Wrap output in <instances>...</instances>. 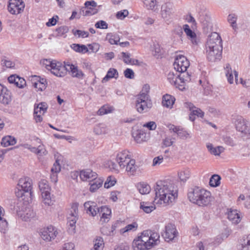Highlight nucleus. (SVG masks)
<instances>
[{"mask_svg": "<svg viewBox=\"0 0 250 250\" xmlns=\"http://www.w3.org/2000/svg\"><path fill=\"white\" fill-rule=\"evenodd\" d=\"M160 242L158 232L147 229L143 231L134 239L132 247L134 250H150L158 246Z\"/></svg>", "mask_w": 250, "mask_h": 250, "instance_id": "obj_1", "label": "nucleus"}, {"mask_svg": "<svg viewBox=\"0 0 250 250\" xmlns=\"http://www.w3.org/2000/svg\"><path fill=\"white\" fill-rule=\"evenodd\" d=\"M222 40L220 35L216 33H211L208 37L206 44V54L210 61L220 59L222 55Z\"/></svg>", "mask_w": 250, "mask_h": 250, "instance_id": "obj_2", "label": "nucleus"}, {"mask_svg": "<svg viewBox=\"0 0 250 250\" xmlns=\"http://www.w3.org/2000/svg\"><path fill=\"white\" fill-rule=\"evenodd\" d=\"M153 203L158 207H167L175 202L178 197L177 188H154Z\"/></svg>", "mask_w": 250, "mask_h": 250, "instance_id": "obj_3", "label": "nucleus"}, {"mask_svg": "<svg viewBox=\"0 0 250 250\" xmlns=\"http://www.w3.org/2000/svg\"><path fill=\"white\" fill-rule=\"evenodd\" d=\"M189 200L200 206H207L211 201V193L205 188H189L188 193Z\"/></svg>", "mask_w": 250, "mask_h": 250, "instance_id": "obj_4", "label": "nucleus"}, {"mask_svg": "<svg viewBox=\"0 0 250 250\" xmlns=\"http://www.w3.org/2000/svg\"><path fill=\"white\" fill-rule=\"evenodd\" d=\"M40 63L42 67L56 77H63L66 75L65 62L62 64L56 60L43 59L40 61Z\"/></svg>", "mask_w": 250, "mask_h": 250, "instance_id": "obj_5", "label": "nucleus"}, {"mask_svg": "<svg viewBox=\"0 0 250 250\" xmlns=\"http://www.w3.org/2000/svg\"><path fill=\"white\" fill-rule=\"evenodd\" d=\"M167 79L171 84L181 90L185 89L186 83L191 80L190 76L187 73L179 74L174 72H170Z\"/></svg>", "mask_w": 250, "mask_h": 250, "instance_id": "obj_6", "label": "nucleus"}, {"mask_svg": "<svg viewBox=\"0 0 250 250\" xmlns=\"http://www.w3.org/2000/svg\"><path fill=\"white\" fill-rule=\"evenodd\" d=\"M58 234L57 229L52 225L44 227L40 231L41 237L46 242H51L54 240Z\"/></svg>", "mask_w": 250, "mask_h": 250, "instance_id": "obj_7", "label": "nucleus"}, {"mask_svg": "<svg viewBox=\"0 0 250 250\" xmlns=\"http://www.w3.org/2000/svg\"><path fill=\"white\" fill-rule=\"evenodd\" d=\"M152 106V103L150 98L136 96L135 107L139 113H143L147 112Z\"/></svg>", "mask_w": 250, "mask_h": 250, "instance_id": "obj_8", "label": "nucleus"}, {"mask_svg": "<svg viewBox=\"0 0 250 250\" xmlns=\"http://www.w3.org/2000/svg\"><path fill=\"white\" fill-rule=\"evenodd\" d=\"M189 64V62L186 56L178 55L175 57L173 66L175 70L183 74L187 71Z\"/></svg>", "mask_w": 250, "mask_h": 250, "instance_id": "obj_9", "label": "nucleus"}, {"mask_svg": "<svg viewBox=\"0 0 250 250\" xmlns=\"http://www.w3.org/2000/svg\"><path fill=\"white\" fill-rule=\"evenodd\" d=\"M55 157L56 161L51 168V172H52L51 178L55 182H56L57 181V176L56 174L60 172L61 165H63L66 162V160L59 153H56Z\"/></svg>", "mask_w": 250, "mask_h": 250, "instance_id": "obj_10", "label": "nucleus"}, {"mask_svg": "<svg viewBox=\"0 0 250 250\" xmlns=\"http://www.w3.org/2000/svg\"><path fill=\"white\" fill-rule=\"evenodd\" d=\"M183 29L187 38L190 41L193 45H196L199 42V39L197 37L195 30L196 27H190L189 24H186L183 26Z\"/></svg>", "mask_w": 250, "mask_h": 250, "instance_id": "obj_11", "label": "nucleus"}, {"mask_svg": "<svg viewBox=\"0 0 250 250\" xmlns=\"http://www.w3.org/2000/svg\"><path fill=\"white\" fill-rule=\"evenodd\" d=\"M235 125L236 129L243 133V136L246 138H250V124L247 123L243 119L239 118L236 120Z\"/></svg>", "mask_w": 250, "mask_h": 250, "instance_id": "obj_12", "label": "nucleus"}, {"mask_svg": "<svg viewBox=\"0 0 250 250\" xmlns=\"http://www.w3.org/2000/svg\"><path fill=\"white\" fill-rule=\"evenodd\" d=\"M47 108V104L45 103L34 105V119L36 123H40L42 121V116L46 112Z\"/></svg>", "mask_w": 250, "mask_h": 250, "instance_id": "obj_13", "label": "nucleus"}, {"mask_svg": "<svg viewBox=\"0 0 250 250\" xmlns=\"http://www.w3.org/2000/svg\"><path fill=\"white\" fill-rule=\"evenodd\" d=\"M31 82L33 86L37 92L44 90L47 85L46 80L40 76L34 75L31 77Z\"/></svg>", "mask_w": 250, "mask_h": 250, "instance_id": "obj_14", "label": "nucleus"}, {"mask_svg": "<svg viewBox=\"0 0 250 250\" xmlns=\"http://www.w3.org/2000/svg\"><path fill=\"white\" fill-rule=\"evenodd\" d=\"M132 158L129 152L126 150H122L119 152L116 157L117 162L121 168H124L126 164L131 160Z\"/></svg>", "mask_w": 250, "mask_h": 250, "instance_id": "obj_15", "label": "nucleus"}, {"mask_svg": "<svg viewBox=\"0 0 250 250\" xmlns=\"http://www.w3.org/2000/svg\"><path fill=\"white\" fill-rule=\"evenodd\" d=\"M226 76L227 78L228 81L230 84H232L234 82L233 76L235 77V81L236 84L241 83L243 85H246V82L243 81L242 79H240V81L239 82L238 80V72L235 70H233L229 65H227L225 68Z\"/></svg>", "mask_w": 250, "mask_h": 250, "instance_id": "obj_16", "label": "nucleus"}, {"mask_svg": "<svg viewBox=\"0 0 250 250\" xmlns=\"http://www.w3.org/2000/svg\"><path fill=\"white\" fill-rule=\"evenodd\" d=\"M18 216L22 220L27 221L34 215V213L31 206L28 204L25 207H22L21 210L18 212Z\"/></svg>", "mask_w": 250, "mask_h": 250, "instance_id": "obj_17", "label": "nucleus"}, {"mask_svg": "<svg viewBox=\"0 0 250 250\" xmlns=\"http://www.w3.org/2000/svg\"><path fill=\"white\" fill-rule=\"evenodd\" d=\"M178 232L174 225L167 224L165 227L164 237L166 241L169 242L174 239L177 235Z\"/></svg>", "mask_w": 250, "mask_h": 250, "instance_id": "obj_18", "label": "nucleus"}, {"mask_svg": "<svg viewBox=\"0 0 250 250\" xmlns=\"http://www.w3.org/2000/svg\"><path fill=\"white\" fill-rule=\"evenodd\" d=\"M80 179L83 182H88L97 177V173L90 168L81 170L79 172Z\"/></svg>", "mask_w": 250, "mask_h": 250, "instance_id": "obj_19", "label": "nucleus"}, {"mask_svg": "<svg viewBox=\"0 0 250 250\" xmlns=\"http://www.w3.org/2000/svg\"><path fill=\"white\" fill-rule=\"evenodd\" d=\"M65 68L66 72H70L73 77L81 78L83 76V73L78 68L77 65L69 62H65Z\"/></svg>", "mask_w": 250, "mask_h": 250, "instance_id": "obj_20", "label": "nucleus"}, {"mask_svg": "<svg viewBox=\"0 0 250 250\" xmlns=\"http://www.w3.org/2000/svg\"><path fill=\"white\" fill-rule=\"evenodd\" d=\"M186 105L191 111L189 119L192 121H193L195 120L194 116H196L199 117H203L204 116L203 112L200 109L194 106L192 103H186Z\"/></svg>", "mask_w": 250, "mask_h": 250, "instance_id": "obj_21", "label": "nucleus"}, {"mask_svg": "<svg viewBox=\"0 0 250 250\" xmlns=\"http://www.w3.org/2000/svg\"><path fill=\"white\" fill-rule=\"evenodd\" d=\"M85 11L83 13L85 16L94 15L98 12L96 8L97 4L94 0L87 1L84 3Z\"/></svg>", "mask_w": 250, "mask_h": 250, "instance_id": "obj_22", "label": "nucleus"}, {"mask_svg": "<svg viewBox=\"0 0 250 250\" xmlns=\"http://www.w3.org/2000/svg\"><path fill=\"white\" fill-rule=\"evenodd\" d=\"M133 137L137 143H142L147 141L149 138V134L142 129H138L133 133Z\"/></svg>", "mask_w": 250, "mask_h": 250, "instance_id": "obj_23", "label": "nucleus"}, {"mask_svg": "<svg viewBox=\"0 0 250 250\" xmlns=\"http://www.w3.org/2000/svg\"><path fill=\"white\" fill-rule=\"evenodd\" d=\"M84 207L86 213L93 217L95 216L99 211L96 204L94 202H86L84 204Z\"/></svg>", "mask_w": 250, "mask_h": 250, "instance_id": "obj_24", "label": "nucleus"}, {"mask_svg": "<svg viewBox=\"0 0 250 250\" xmlns=\"http://www.w3.org/2000/svg\"><path fill=\"white\" fill-rule=\"evenodd\" d=\"M0 103L3 104H8L11 101V92L4 86L0 92Z\"/></svg>", "mask_w": 250, "mask_h": 250, "instance_id": "obj_25", "label": "nucleus"}, {"mask_svg": "<svg viewBox=\"0 0 250 250\" xmlns=\"http://www.w3.org/2000/svg\"><path fill=\"white\" fill-rule=\"evenodd\" d=\"M142 1L146 9L153 12L158 10L159 3L157 0H142Z\"/></svg>", "mask_w": 250, "mask_h": 250, "instance_id": "obj_26", "label": "nucleus"}, {"mask_svg": "<svg viewBox=\"0 0 250 250\" xmlns=\"http://www.w3.org/2000/svg\"><path fill=\"white\" fill-rule=\"evenodd\" d=\"M26 87L27 83L25 79L17 76V87L22 89V90L20 91H17V93L21 97L23 96L26 92V90L25 89V88H26Z\"/></svg>", "mask_w": 250, "mask_h": 250, "instance_id": "obj_27", "label": "nucleus"}, {"mask_svg": "<svg viewBox=\"0 0 250 250\" xmlns=\"http://www.w3.org/2000/svg\"><path fill=\"white\" fill-rule=\"evenodd\" d=\"M175 98L169 94H166L163 97V105L167 108H171L175 103Z\"/></svg>", "mask_w": 250, "mask_h": 250, "instance_id": "obj_28", "label": "nucleus"}, {"mask_svg": "<svg viewBox=\"0 0 250 250\" xmlns=\"http://www.w3.org/2000/svg\"><path fill=\"white\" fill-rule=\"evenodd\" d=\"M125 170L128 175H134L136 172L137 166L135 164V161L132 159L128 162L125 167Z\"/></svg>", "mask_w": 250, "mask_h": 250, "instance_id": "obj_29", "label": "nucleus"}, {"mask_svg": "<svg viewBox=\"0 0 250 250\" xmlns=\"http://www.w3.org/2000/svg\"><path fill=\"white\" fill-rule=\"evenodd\" d=\"M78 206L79 204L77 203H73L71 205L70 212L67 216V220H78Z\"/></svg>", "mask_w": 250, "mask_h": 250, "instance_id": "obj_30", "label": "nucleus"}, {"mask_svg": "<svg viewBox=\"0 0 250 250\" xmlns=\"http://www.w3.org/2000/svg\"><path fill=\"white\" fill-rule=\"evenodd\" d=\"M190 176V171L188 168H184L179 170L177 173L179 180L185 183Z\"/></svg>", "mask_w": 250, "mask_h": 250, "instance_id": "obj_31", "label": "nucleus"}, {"mask_svg": "<svg viewBox=\"0 0 250 250\" xmlns=\"http://www.w3.org/2000/svg\"><path fill=\"white\" fill-rule=\"evenodd\" d=\"M93 131L97 135H104L108 132V129L105 125L99 124L95 126Z\"/></svg>", "mask_w": 250, "mask_h": 250, "instance_id": "obj_32", "label": "nucleus"}, {"mask_svg": "<svg viewBox=\"0 0 250 250\" xmlns=\"http://www.w3.org/2000/svg\"><path fill=\"white\" fill-rule=\"evenodd\" d=\"M101 220L105 222L110 219L111 215V210L107 206H103L101 208Z\"/></svg>", "mask_w": 250, "mask_h": 250, "instance_id": "obj_33", "label": "nucleus"}, {"mask_svg": "<svg viewBox=\"0 0 250 250\" xmlns=\"http://www.w3.org/2000/svg\"><path fill=\"white\" fill-rule=\"evenodd\" d=\"M104 243L103 238L101 236H97L93 240V247L91 250H103Z\"/></svg>", "mask_w": 250, "mask_h": 250, "instance_id": "obj_34", "label": "nucleus"}, {"mask_svg": "<svg viewBox=\"0 0 250 250\" xmlns=\"http://www.w3.org/2000/svg\"><path fill=\"white\" fill-rule=\"evenodd\" d=\"M46 188H41L42 197L43 203L47 206H50L53 204V201L50 197V192L45 190Z\"/></svg>", "mask_w": 250, "mask_h": 250, "instance_id": "obj_35", "label": "nucleus"}, {"mask_svg": "<svg viewBox=\"0 0 250 250\" xmlns=\"http://www.w3.org/2000/svg\"><path fill=\"white\" fill-rule=\"evenodd\" d=\"M228 217L233 223L238 224L241 220L240 215L237 210L230 209L228 212Z\"/></svg>", "mask_w": 250, "mask_h": 250, "instance_id": "obj_36", "label": "nucleus"}, {"mask_svg": "<svg viewBox=\"0 0 250 250\" xmlns=\"http://www.w3.org/2000/svg\"><path fill=\"white\" fill-rule=\"evenodd\" d=\"M16 144V139L11 136L3 137L1 141L0 144L3 147H7Z\"/></svg>", "mask_w": 250, "mask_h": 250, "instance_id": "obj_37", "label": "nucleus"}, {"mask_svg": "<svg viewBox=\"0 0 250 250\" xmlns=\"http://www.w3.org/2000/svg\"><path fill=\"white\" fill-rule=\"evenodd\" d=\"M160 14L162 17L166 19L169 17L171 14V7L169 4H164L162 5Z\"/></svg>", "mask_w": 250, "mask_h": 250, "instance_id": "obj_38", "label": "nucleus"}, {"mask_svg": "<svg viewBox=\"0 0 250 250\" xmlns=\"http://www.w3.org/2000/svg\"><path fill=\"white\" fill-rule=\"evenodd\" d=\"M118 77L117 70L113 68H110L107 71L105 76L103 79L102 82L105 83L112 78H117Z\"/></svg>", "mask_w": 250, "mask_h": 250, "instance_id": "obj_39", "label": "nucleus"}, {"mask_svg": "<svg viewBox=\"0 0 250 250\" xmlns=\"http://www.w3.org/2000/svg\"><path fill=\"white\" fill-rule=\"evenodd\" d=\"M114 111L112 106L105 104L102 106L97 112V114L99 116H102L105 114L110 113Z\"/></svg>", "mask_w": 250, "mask_h": 250, "instance_id": "obj_40", "label": "nucleus"}, {"mask_svg": "<svg viewBox=\"0 0 250 250\" xmlns=\"http://www.w3.org/2000/svg\"><path fill=\"white\" fill-rule=\"evenodd\" d=\"M209 152L211 154L215 156L219 155L223 151V148L221 146L213 147L211 144L208 143L207 145Z\"/></svg>", "mask_w": 250, "mask_h": 250, "instance_id": "obj_41", "label": "nucleus"}, {"mask_svg": "<svg viewBox=\"0 0 250 250\" xmlns=\"http://www.w3.org/2000/svg\"><path fill=\"white\" fill-rule=\"evenodd\" d=\"M117 183V179L114 176L110 175L107 177L104 183V188H111L116 185Z\"/></svg>", "mask_w": 250, "mask_h": 250, "instance_id": "obj_42", "label": "nucleus"}, {"mask_svg": "<svg viewBox=\"0 0 250 250\" xmlns=\"http://www.w3.org/2000/svg\"><path fill=\"white\" fill-rule=\"evenodd\" d=\"M155 205L154 204L153 205H151L147 202H142L140 203V208L145 212L149 213L155 209Z\"/></svg>", "mask_w": 250, "mask_h": 250, "instance_id": "obj_43", "label": "nucleus"}, {"mask_svg": "<svg viewBox=\"0 0 250 250\" xmlns=\"http://www.w3.org/2000/svg\"><path fill=\"white\" fill-rule=\"evenodd\" d=\"M72 48L75 51L80 53L85 54L88 52V47L83 44H73Z\"/></svg>", "mask_w": 250, "mask_h": 250, "instance_id": "obj_44", "label": "nucleus"}, {"mask_svg": "<svg viewBox=\"0 0 250 250\" xmlns=\"http://www.w3.org/2000/svg\"><path fill=\"white\" fill-rule=\"evenodd\" d=\"M221 177L219 175H213L209 180L210 186L213 188L219 187L221 184Z\"/></svg>", "mask_w": 250, "mask_h": 250, "instance_id": "obj_45", "label": "nucleus"}, {"mask_svg": "<svg viewBox=\"0 0 250 250\" xmlns=\"http://www.w3.org/2000/svg\"><path fill=\"white\" fill-rule=\"evenodd\" d=\"M92 181L90 183V185L92 188H101L104 183V179L101 177H96L93 178Z\"/></svg>", "mask_w": 250, "mask_h": 250, "instance_id": "obj_46", "label": "nucleus"}, {"mask_svg": "<svg viewBox=\"0 0 250 250\" xmlns=\"http://www.w3.org/2000/svg\"><path fill=\"white\" fill-rule=\"evenodd\" d=\"M123 60L125 63L132 64V65H138L139 64V61L137 60H132L130 58L129 54L123 52L122 53Z\"/></svg>", "mask_w": 250, "mask_h": 250, "instance_id": "obj_47", "label": "nucleus"}, {"mask_svg": "<svg viewBox=\"0 0 250 250\" xmlns=\"http://www.w3.org/2000/svg\"><path fill=\"white\" fill-rule=\"evenodd\" d=\"M138 228V224L136 222H133L131 224L127 225L125 227L120 229V232L121 233H124L126 232L131 231H135Z\"/></svg>", "mask_w": 250, "mask_h": 250, "instance_id": "obj_48", "label": "nucleus"}, {"mask_svg": "<svg viewBox=\"0 0 250 250\" xmlns=\"http://www.w3.org/2000/svg\"><path fill=\"white\" fill-rule=\"evenodd\" d=\"M32 181L27 177L21 178L19 180L18 186L21 188H30L32 186Z\"/></svg>", "mask_w": 250, "mask_h": 250, "instance_id": "obj_49", "label": "nucleus"}, {"mask_svg": "<svg viewBox=\"0 0 250 250\" xmlns=\"http://www.w3.org/2000/svg\"><path fill=\"white\" fill-rule=\"evenodd\" d=\"M150 90V86L148 84H144L142 87V89L139 94L137 96L139 97H142L144 98H150L149 95V92Z\"/></svg>", "mask_w": 250, "mask_h": 250, "instance_id": "obj_50", "label": "nucleus"}, {"mask_svg": "<svg viewBox=\"0 0 250 250\" xmlns=\"http://www.w3.org/2000/svg\"><path fill=\"white\" fill-rule=\"evenodd\" d=\"M228 21L234 30L237 28L236 21L237 16L233 14H229L228 18Z\"/></svg>", "mask_w": 250, "mask_h": 250, "instance_id": "obj_51", "label": "nucleus"}, {"mask_svg": "<svg viewBox=\"0 0 250 250\" xmlns=\"http://www.w3.org/2000/svg\"><path fill=\"white\" fill-rule=\"evenodd\" d=\"M88 52V53H96L97 52L100 47V45L99 43L93 42L87 45Z\"/></svg>", "mask_w": 250, "mask_h": 250, "instance_id": "obj_52", "label": "nucleus"}, {"mask_svg": "<svg viewBox=\"0 0 250 250\" xmlns=\"http://www.w3.org/2000/svg\"><path fill=\"white\" fill-rule=\"evenodd\" d=\"M106 39L108 42L111 44H116L119 41V38L118 36L112 35L111 34H108Z\"/></svg>", "mask_w": 250, "mask_h": 250, "instance_id": "obj_53", "label": "nucleus"}, {"mask_svg": "<svg viewBox=\"0 0 250 250\" xmlns=\"http://www.w3.org/2000/svg\"><path fill=\"white\" fill-rule=\"evenodd\" d=\"M16 0H9L7 9L12 14H15Z\"/></svg>", "mask_w": 250, "mask_h": 250, "instance_id": "obj_54", "label": "nucleus"}, {"mask_svg": "<svg viewBox=\"0 0 250 250\" xmlns=\"http://www.w3.org/2000/svg\"><path fill=\"white\" fill-rule=\"evenodd\" d=\"M73 34L79 38H86L89 36V33L88 32L80 30H76L73 31Z\"/></svg>", "mask_w": 250, "mask_h": 250, "instance_id": "obj_55", "label": "nucleus"}, {"mask_svg": "<svg viewBox=\"0 0 250 250\" xmlns=\"http://www.w3.org/2000/svg\"><path fill=\"white\" fill-rule=\"evenodd\" d=\"M68 31V28L66 26H62L57 28L56 30V35L57 36H63Z\"/></svg>", "mask_w": 250, "mask_h": 250, "instance_id": "obj_56", "label": "nucleus"}, {"mask_svg": "<svg viewBox=\"0 0 250 250\" xmlns=\"http://www.w3.org/2000/svg\"><path fill=\"white\" fill-rule=\"evenodd\" d=\"M8 229V223L5 218L0 220V231L5 233Z\"/></svg>", "mask_w": 250, "mask_h": 250, "instance_id": "obj_57", "label": "nucleus"}, {"mask_svg": "<svg viewBox=\"0 0 250 250\" xmlns=\"http://www.w3.org/2000/svg\"><path fill=\"white\" fill-rule=\"evenodd\" d=\"M105 166L112 171H118L116 164L111 160L107 161L105 163Z\"/></svg>", "mask_w": 250, "mask_h": 250, "instance_id": "obj_58", "label": "nucleus"}, {"mask_svg": "<svg viewBox=\"0 0 250 250\" xmlns=\"http://www.w3.org/2000/svg\"><path fill=\"white\" fill-rule=\"evenodd\" d=\"M170 181L167 179V180H161L158 181L156 183V186L157 188H165V187H168L170 186Z\"/></svg>", "mask_w": 250, "mask_h": 250, "instance_id": "obj_59", "label": "nucleus"}, {"mask_svg": "<svg viewBox=\"0 0 250 250\" xmlns=\"http://www.w3.org/2000/svg\"><path fill=\"white\" fill-rule=\"evenodd\" d=\"M128 15V11L127 10H123L118 12L116 16L118 19L123 20Z\"/></svg>", "mask_w": 250, "mask_h": 250, "instance_id": "obj_60", "label": "nucleus"}, {"mask_svg": "<svg viewBox=\"0 0 250 250\" xmlns=\"http://www.w3.org/2000/svg\"><path fill=\"white\" fill-rule=\"evenodd\" d=\"M25 7V4L23 0H17V9L18 13H20L23 11Z\"/></svg>", "mask_w": 250, "mask_h": 250, "instance_id": "obj_61", "label": "nucleus"}, {"mask_svg": "<svg viewBox=\"0 0 250 250\" xmlns=\"http://www.w3.org/2000/svg\"><path fill=\"white\" fill-rule=\"evenodd\" d=\"M143 126L147 128L149 130H154L156 128L157 125L154 122L151 121L144 124Z\"/></svg>", "mask_w": 250, "mask_h": 250, "instance_id": "obj_62", "label": "nucleus"}, {"mask_svg": "<svg viewBox=\"0 0 250 250\" xmlns=\"http://www.w3.org/2000/svg\"><path fill=\"white\" fill-rule=\"evenodd\" d=\"M185 20L190 24V27H196L195 20L190 15H187L185 17Z\"/></svg>", "mask_w": 250, "mask_h": 250, "instance_id": "obj_63", "label": "nucleus"}, {"mask_svg": "<svg viewBox=\"0 0 250 250\" xmlns=\"http://www.w3.org/2000/svg\"><path fill=\"white\" fill-rule=\"evenodd\" d=\"M151 51L154 55H157L161 53L162 49L159 44H154L151 47Z\"/></svg>", "mask_w": 250, "mask_h": 250, "instance_id": "obj_64", "label": "nucleus"}]
</instances>
